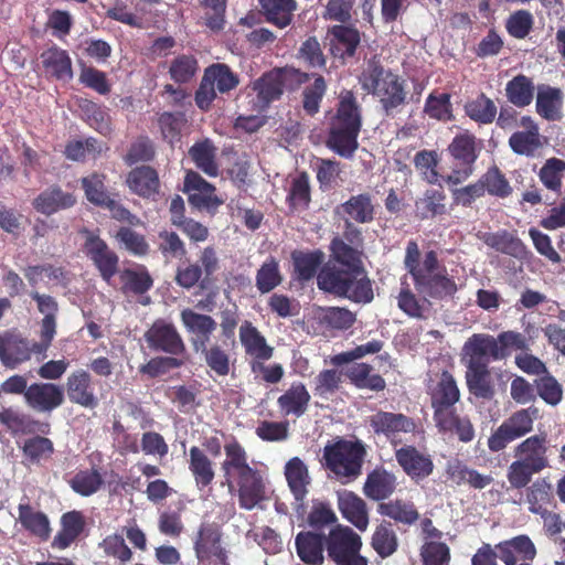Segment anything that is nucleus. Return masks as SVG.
Listing matches in <instances>:
<instances>
[{"label":"nucleus","instance_id":"1","mask_svg":"<svg viewBox=\"0 0 565 565\" xmlns=\"http://www.w3.org/2000/svg\"><path fill=\"white\" fill-rule=\"evenodd\" d=\"M420 252L415 241H409L405 250L404 266L413 278L414 287L423 298H418L408 287L402 288L397 296L398 308L408 317L427 319L431 311L430 300L454 298L458 286L446 268L440 265L435 250Z\"/></svg>","mask_w":565,"mask_h":565},{"label":"nucleus","instance_id":"2","mask_svg":"<svg viewBox=\"0 0 565 565\" xmlns=\"http://www.w3.org/2000/svg\"><path fill=\"white\" fill-rule=\"evenodd\" d=\"M361 88L375 96L386 116H394L406 104V82L385 68L377 55L366 60L358 77Z\"/></svg>","mask_w":565,"mask_h":565},{"label":"nucleus","instance_id":"3","mask_svg":"<svg viewBox=\"0 0 565 565\" xmlns=\"http://www.w3.org/2000/svg\"><path fill=\"white\" fill-rule=\"evenodd\" d=\"M362 126V109L352 90L339 94L337 114L332 118L327 145L339 156L350 158L358 149Z\"/></svg>","mask_w":565,"mask_h":565},{"label":"nucleus","instance_id":"4","mask_svg":"<svg viewBox=\"0 0 565 565\" xmlns=\"http://www.w3.org/2000/svg\"><path fill=\"white\" fill-rule=\"evenodd\" d=\"M225 459L221 463L223 484L230 492L238 494H262L265 492V483L260 473L248 463V455L245 448L232 437L224 445Z\"/></svg>","mask_w":565,"mask_h":565},{"label":"nucleus","instance_id":"5","mask_svg":"<svg viewBox=\"0 0 565 565\" xmlns=\"http://www.w3.org/2000/svg\"><path fill=\"white\" fill-rule=\"evenodd\" d=\"M365 455V447L360 440L339 439L323 448L326 467L342 484L350 483L361 476Z\"/></svg>","mask_w":565,"mask_h":565},{"label":"nucleus","instance_id":"6","mask_svg":"<svg viewBox=\"0 0 565 565\" xmlns=\"http://www.w3.org/2000/svg\"><path fill=\"white\" fill-rule=\"evenodd\" d=\"M362 546L361 535L350 526L338 524L327 534V556L334 565H369Z\"/></svg>","mask_w":565,"mask_h":565},{"label":"nucleus","instance_id":"7","mask_svg":"<svg viewBox=\"0 0 565 565\" xmlns=\"http://www.w3.org/2000/svg\"><path fill=\"white\" fill-rule=\"evenodd\" d=\"M480 148V142L469 131L460 132L452 139L447 149L451 157V172L446 178L448 184L458 185L473 174Z\"/></svg>","mask_w":565,"mask_h":565},{"label":"nucleus","instance_id":"8","mask_svg":"<svg viewBox=\"0 0 565 565\" xmlns=\"http://www.w3.org/2000/svg\"><path fill=\"white\" fill-rule=\"evenodd\" d=\"M223 532L215 522H202L193 539L199 564L230 565L228 551L222 545Z\"/></svg>","mask_w":565,"mask_h":565},{"label":"nucleus","instance_id":"9","mask_svg":"<svg viewBox=\"0 0 565 565\" xmlns=\"http://www.w3.org/2000/svg\"><path fill=\"white\" fill-rule=\"evenodd\" d=\"M536 417V408L530 407L514 412L489 437V449L494 452L503 450L513 440L531 433Z\"/></svg>","mask_w":565,"mask_h":565},{"label":"nucleus","instance_id":"10","mask_svg":"<svg viewBox=\"0 0 565 565\" xmlns=\"http://www.w3.org/2000/svg\"><path fill=\"white\" fill-rule=\"evenodd\" d=\"M44 345H38V342L29 341L20 334L6 332L0 334V361L10 369L31 359L32 353L43 355Z\"/></svg>","mask_w":565,"mask_h":565},{"label":"nucleus","instance_id":"11","mask_svg":"<svg viewBox=\"0 0 565 565\" xmlns=\"http://www.w3.org/2000/svg\"><path fill=\"white\" fill-rule=\"evenodd\" d=\"M143 338L153 351H161L171 355L185 352L183 339L174 324L163 319L156 320L145 332Z\"/></svg>","mask_w":565,"mask_h":565},{"label":"nucleus","instance_id":"12","mask_svg":"<svg viewBox=\"0 0 565 565\" xmlns=\"http://www.w3.org/2000/svg\"><path fill=\"white\" fill-rule=\"evenodd\" d=\"M85 234L84 253L93 262L102 278L109 284L118 271L119 258L98 235L88 231Z\"/></svg>","mask_w":565,"mask_h":565},{"label":"nucleus","instance_id":"13","mask_svg":"<svg viewBox=\"0 0 565 565\" xmlns=\"http://www.w3.org/2000/svg\"><path fill=\"white\" fill-rule=\"evenodd\" d=\"M463 356L467 365H486L491 360L497 361L504 358L503 350L497 338L484 334L475 333L463 344Z\"/></svg>","mask_w":565,"mask_h":565},{"label":"nucleus","instance_id":"14","mask_svg":"<svg viewBox=\"0 0 565 565\" xmlns=\"http://www.w3.org/2000/svg\"><path fill=\"white\" fill-rule=\"evenodd\" d=\"M28 406L41 413H51L64 403V391L54 383H33L24 392Z\"/></svg>","mask_w":565,"mask_h":565},{"label":"nucleus","instance_id":"15","mask_svg":"<svg viewBox=\"0 0 565 565\" xmlns=\"http://www.w3.org/2000/svg\"><path fill=\"white\" fill-rule=\"evenodd\" d=\"M180 318L185 330L192 335L191 344L195 352L209 344L217 327L216 321L211 316L186 308L181 311Z\"/></svg>","mask_w":565,"mask_h":565},{"label":"nucleus","instance_id":"16","mask_svg":"<svg viewBox=\"0 0 565 565\" xmlns=\"http://www.w3.org/2000/svg\"><path fill=\"white\" fill-rule=\"evenodd\" d=\"M460 398V391L454 376L444 371L436 385L430 390L431 407L434 419L455 411V404Z\"/></svg>","mask_w":565,"mask_h":565},{"label":"nucleus","instance_id":"17","mask_svg":"<svg viewBox=\"0 0 565 565\" xmlns=\"http://www.w3.org/2000/svg\"><path fill=\"white\" fill-rule=\"evenodd\" d=\"M184 191L189 193V202L198 209H213L223 204L215 194V188L198 172L189 171L184 178Z\"/></svg>","mask_w":565,"mask_h":565},{"label":"nucleus","instance_id":"18","mask_svg":"<svg viewBox=\"0 0 565 565\" xmlns=\"http://www.w3.org/2000/svg\"><path fill=\"white\" fill-rule=\"evenodd\" d=\"M298 557L307 565H322L327 552V535L313 531H302L296 535Z\"/></svg>","mask_w":565,"mask_h":565},{"label":"nucleus","instance_id":"19","mask_svg":"<svg viewBox=\"0 0 565 565\" xmlns=\"http://www.w3.org/2000/svg\"><path fill=\"white\" fill-rule=\"evenodd\" d=\"M370 426L377 435L394 438L399 433H413L416 429L414 420L401 413L380 411L369 418Z\"/></svg>","mask_w":565,"mask_h":565},{"label":"nucleus","instance_id":"20","mask_svg":"<svg viewBox=\"0 0 565 565\" xmlns=\"http://www.w3.org/2000/svg\"><path fill=\"white\" fill-rule=\"evenodd\" d=\"M238 335L245 354L253 361H268L273 358L274 348L250 321L245 320L239 326Z\"/></svg>","mask_w":565,"mask_h":565},{"label":"nucleus","instance_id":"21","mask_svg":"<svg viewBox=\"0 0 565 565\" xmlns=\"http://www.w3.org/2000/svg\"><path fill=\"white\" fill-rule=\"evenodd\" d=\"M546 444V435L527 437L514 448V457L542 471L548 467Z\"/></svg>","mask_w":565,"mask_h":565},{"label":"nucleus","instance_id":"22","mask_svg":"<svg viewBox=\"0 0 565 565\" xmlns=\"http://www.w3.org/2000/svg\"><path fill=\"white\" fill-rule=\"evenodd\" d=\"M66 393L72 403L83 407L94 408L98 404V399L92 387V377L86 371L78 370L68 375Z\"/></svg>","mask_w":565,"mask_h":565},{"label":"nucleus","instance_id":"23","mask_svg":"<svg viewBox=\"0 0 565 565\" xmlns=\"http://www.w3.org/2000/svg\"><path fill=\"white\" fill-rule=\"evenodd\" d=\"M61 529L54 536L51 546L55 550L68 548L84 532L86 520L82 512L73 510L62 514Z\"/></svg>","mask_w":565,"mask_h":565},{"label":"nucleus","instance_id":"24","mask_svg":"<svg viewBox=\"0 0 565 565\" xmlns=\"http://www.w3.org/2000/svg\"><path fill=\"white\" fill-rule=\"evenodd\" d=\"M499 558L505 565H516L519 561H532L536 555L533 542L526 535H518L495 545Z\"/></svg>","mask_w":565,"mask_h":565},{"label":"nucleus","instance_id":"25","mask_svg":"<svg viewBox=\"0 0 565 565\" xmlns=\"http://www.w3.org/2000/svg\"><path fill=\"white\" fill-rule=\"evenodd\" d=\"M395 457L403 470L412 478L422 479L433 471L434 465L430 457L422 454L413 446L397 449Z\"/></svg>","mask_w":565,"mask_h":565},{"label":"nucleus","instance_id":"26","mask_svg":"<svg viewBox=\"0 0 565 565\" xmlns=\"http://www.w3.org/2000/svg\"><path fill=\"white\" fill-rule=\"evenodd\" d=\"M337 212L345 215V220L360 224L371 223L375 218V205L369 193L352 195L337 207Z\"/></svg>","mask_w":565,"mask_h":565},{"label":"nucleus","instance_id":"27","mask_svg":"<svg viewBox=\"0 0 565 565\" xmlns=\"http://www.w3.org/2000/svg\"><path fill=\"white\" fill-rule=\"evenodd\" d=\"M310 394L306 386L300 383H292L290 387L278 397L277 405L284 416H302L309 406Z\"/></svg>","mask_w":565,"mask_h":565},{"label":"nucleus","instance_id":"28","mask_svg":"<svg viewBox=\"0 0 565 565\" xmlns=\"http://www.w3.org/2000/svg\"><path fill=\"white\" fill-rule=\"evenodd\" d=\"M285 79L286 71L282 70H273L256 79L253 89L257 93L258 100L266 106L278 99L284 92Z\"/></svg>","mask_w":565,"mask_h":565},{"label":"nucleus","instance_id":"29","mask_svg":"<svg viewBox=\"0 0 565 565\" xmlns=\"http://www.w3.org/2000/svg\"><path fill=\"white\" fill-rule=\"evenodd\" d=\"M266 21L279 29L291 24L295 11L298 9L296 0H258Z\"/></svg>","mask_w":565,"mask_h":565},{"label":"nucleus","instance_id":"30","mask_svg":"<svg viewBox=\"0 0 565 565\" xmlns=\"http://www.w3.org/2000/svg\"><path fill=\"white\" fill-rule=\"evenodd\" d=\"M434 420L440 433L456 435L461 443H470L475 438V428L471 420L467 416H459L456 411Z\"/></svg>","mask_w":565,"mask_h":565},{"label":"nucleus","instance_id":"31","mask_svg":"<svg viewBox=\"0 0 565 565\" xmlns=\"http://www.w3.org/2000/svg\"><path fill=\"white\" fill-rule=\"evenodd\" d=\"M127 184L136 194L149 198L156 194L159 190L158 173L151 167H138L129 172Z\"/></svg>","mask_w":565,"mask_h":565},{"label":"nucleus","instance_id":"32","mask_svg":"<svg viewBox=\"0 0 565 565\" xmlns=\"http://www.w3.org/2000/svg\"><path fill=\"white\" fill-rule=\"evenodd\" d=\"M41 61L46 73L57 79L68 81L73 77L72 61L66 51L51 47L41 54Z\"/></svg>","mask_w":565,"mask_h":565},{"label":"nucleus","instance_id":"33","mask_svg":"<svg viewBox=\"0 0 565 565\" xmlns=\"http://www.w3.org/2000/svg\"><path fill=\"white\" fill-rule=\"evenodd\" d=\"M377 511L381 515L407 525L414 524L419 519V513L414 503L401 498L380 502Z\"/></svg>","mask_w":565,"mask_h":565},{"label":"nucleus","instance_id":"34","mask_svg":"<svg viewBox=\"0 0 565 565\" xmlns=\"http://www.w3.org/2000/svg\"><path fill=\"white\" fill-rule=\"evenodd\" d=\"M19 521L32 535L41 541H47L51 535L49 518L40 511H34L29 504H19Z\"/></svg>","mask_w":565,"mask_h":565},{"label":"nucleus","instance_id":"35","mask_svg":"<svg viewBox=\"0 0 565 565\" xmlns=\"http://www.w3.org/2000/svg\"><path fill=\"white\" fill-rule=\"evenodd\" d=\"M479 238L487 246L513 257H521L525 253V246L521 239L507 231L481 233L479 234Z\"/></svg>","mask_w":565,"mask_h":565},{"label":"nucleus","instance_id":"36","mask_svg":"<svg viewBox=\"0 0 565 565\" xmlns=\"http://www.w3.org/2000/svg\"><path fill=\"white\" fill-rule=\"evenodd\" d=\"M216 152L217 149L210 139L198 141L189 149V156L196 168L209 177H216L218 174Z\"/></svg>","mask_w":565,"mask_h":565},{"label":"nucleus","instance_id":"37","mask_svg":"<svg viewBox=\"0 0 565 565\" xmlns=\"http://www.w3.org/2000/svg\"><path fill=\"white\" fill-rule=\"evenodd\" d=\"M466 382L468 390L476 397L491 399L494 387L491 374L486 365H467Z\"/></svg>","mask_w":565,"mask_h":565},{"label":"nucleus","instance_id":"38","mask_svg":"<svg viewBox=\"0 0 565 565\" xmlns=\"http://www.w3.org/2000/svg\"><path fill=\"white\" fill-rule=\"evenodd\" d=\"M347 284L342 297L362 303H369L373 300L372 282L364 268L351 270Z\"/></svg>","mask_w":565,"mask_h":565},{"label":"nucleus","instance_id":"39","mask_svg":"<svg viewBox=\"0 0 565 565\" xmlns=\"http://www.w3.org/2000/svg\"><path fill=\"white\" fill-rule=\"evenodd\" d=\"M339 510L348 522L359 531H365L369 525V511L361 497H338Z\"/></svg>","mask_w":565,"mask_h":565},{"label":"nucleus","instance_id":"40","mask_svg":"<svg viewBox=\"0 0 565 565\" xmlns=\"http://www.w3.org/2000/svg\"><path fill=\"white\" fill-rule=\"evenodd\" d=\"M329 33L332 35L333 49L340 52L341 57H352L361 42L360 32L343 24L333 25Z\"/></svg>","mask_w":565,"mask_h":565},{"label":"nucleus","instance_id":"41","mask_svg":"<svg viewBox=\"0 0 565 565\" xmlns=\"http://www.w3.org/2000/svg\"><path fill=\"white\" fill-rule=\"evenodd\" d=\"M350 382L360 390L383 391L385 381L380 374L372 373V366L366 363H355L347 372Z\"/></svg>","mask_w":565,"mask_h":565},{"label":"nucleus","instance_id":"42","mask_svg":"<svg viewBox=\"0 0 565 565\" xmlns=\"http://www.w3.org/2000/svg\"><path fill=\"white\" fill-rule=\"evenodd\" d=\"M351 270L327 265L317 275L319 289L342 297Z\"/></svg>","mask_w":565,"mask_h":565},{"label":"nucleus","instance_id":"43","mask_svg":"<svg viewBox=\"0 0 565 565\" xmlns=\"http://www.w3.org/2000/svg\"><path fill=\"white\" fill-rule=\"evenodd\" d=\"M371 546L381 558H387L397 551L398 537L390 522L383 521L375 527Z\"/></svg>","mask_w":565,"mask_h":565},{"label":"nucleus","instance_id":"44","mask_svg":"<svg viewBox=\"0 0 565 565\" xmlns=\"http://www.w3.org/2000/svg\"><path fill=\"white\" fill-rule=\"evenodd\" d=\"M297 279L308 281L315 277L318 268L324 260V253L321 250L301 252L295 250L291 254Z\"/></svg>","mask_w":565,"mask_h":565},{"label":"nucleus","instance_id":"45","mask_svg":"<svg viewBox=\"0 0 565 565\" xmlns=\"http://www.w3.org/2000/svg\"><path fill=\"white\" fill-rule=\"evenodd\" d=\"M75 203L71 193H64L58 188H52L42 192L33 202L36 211L51 215L61 209H66Z\"/></svg>","mask_w":565,"mask_h":565},{"label":"nucleus","instance_id":"46","mask_svg":"<svg viewBox=\"0 0 565 565\" xmlns=\"http://www.w3.org/2000/svg\"><path fill=\"white\" fill-rule=\"evenodd\" d=\"M562 92L558 88L541 86L536 96V110L547 120H557L562 113Z\"/></svg>","mask_w":565,"mask_h":565},{"label":"nucleus","instance_id":"47","mask_svg":"<svg viewBox=\"0 0 565 565\" xmlns=\"http://www.w3.org/2000/svg\"><path fill=\"white\" fill-rule=\"evenodd\" d=\"M285 476L294 494H307L310 491L311 478L307 466L300 458L294 457L286 463Z\"/></svg>","mask_w":565,"mask_h":565},{"label":"nucleus","instance_id":"48","mask_svg":"<svg viewBox=\"0 0 565 565\" xmlns=\"http://www.w3.org/2000/svg\"><path fill=\"white\" fill-rule=\"evenodd\" d=\"M206 364V366L217 376L225 377L230 374L232 369V361L230 353L217 343L211 345L206 344L199 352Z\"/></svg>","mask_w":565,"mask_h":565},{"label":"nucleus","instance_id":"49","mask_svg":"<svg viewBox=\"0 0 565 565\" xmlns=\"http://www.w3.org/2000/svg\"><path fill=\"white\" fill-rule=\"evenodd\" d=\"M185 509L182 500L174 503V508L169 507L162 511L158 520V529L161 534L170 537H179L184 530L181 513Z\"/></svg>","mask_w":565,"mask_h":565},{"label":"nucleus","instance_id":"50","mask_svg":"<svg viewBox=\"0 0 565 565\" xmlns=\"http://www.w3.org/2000/svg\"><path fill=\"white\" fill-rule=\"evenodd\" d=\"M505 93L510 103L518 107H524L530 105L533 99L534 85L529 77L518 75L508 82Z\"/></svg>","mask_w":565,"mask_h":565},{"label":"nucleus","instance_id":"51","mask_svg":"<svg viewBox=\"0 0 565 565\" xmlns=\"http://www.w3.org/2000/svg\"><path fill=\"white\" fill-rule=\"evenodd\" d=\"M564 175L565 161L558 158L547 159L539 171V179L542 184L556 194H561Z\"/></svg>","mask_w":565,"mask_h":565},{"label":"nucleus","instance_id":"52","mask_svg":"<svg viewBox=\"0 0 565 565\" xmlns=\"http://www.w3.org/2000/svg\"><path fill=\"white\" fill-rule=\"evenodd\" d=\"M190 470L200 486H207L214 479L212 461L202 449L196 446L190 448Z\"/></svg>","mask_w":565,"mask_h":565},{"label":"nucleus","instance_id":"53","mask_svg":"<svg viewBox=\"0 0 565 565\" xmlns=\"http://www.w3.org/2000/svg\"><path fill=\"white\" fill-rule=\"evenodd\" d=\"M199 71V62L192 54H181L170 62L169 74L175 83H189Z\"/></svg>","mask_w":565,"mask_h":565},{"label":"nucleus","instance_id":"54","mask_svg":"<svg viewBox=\"0 0 565 565\" xmlns=\"http://www.w3.org/2000/svg\"><path fill=\"white\" fill-rule=\"evenodd\" d=\"M396 489V478L385 469H374L367 475L364 494H391Z\"/></svg>","mask_w":565,"mask_h":565},{"label":"nucleus","instance_id":"55","mask_svg":"<svg viewBox=\"0 0 565 565\" xmlns=\"http://www.w3.org/2000/svg\"><path fill=\"white\" fill-rule=\"evenodd\" d=\"M509 145L518 154L533 156L542 146L539 127H532V130L514 132L509 139Z\"/></svg>","mask_w":565,"mask_h":565},{"label":"nucleus","instance_id":"56","mask_svg":"<svg viewBox=\"0 0 565 565\" xmlns=\"http://www.w3.org/2000/svg\"><path fill=\"white\" fill-rule=\"evenodd\" d=\"M331 252L333 258L347 270H358L363 268L360 253L356 248L345 244L341 238H333L331 242Z\"/></svg>","mask_w":565,"mask_h":565},{"label":"nucleus","instance_id":"57","mask_svg":"<svg viewBox=\"0 0 565 565\" xmlns=\"http://www.w3.org/2000/svg\"><path fill=\"white\" fill-rule=\"evenodd\" d=\"M466 114L475 121L490 124L497 115V106L492 99L480 94L476 99L465 106Z\"/></svg>","mask_w":565,"mask_h":565},{"label":"nucleus","instance_id":"58","mask_svg":"<svg viewBox=\"0 0 565 565\" xmlns=\"http://www.w3.org/2000/svg\"><path fill=\"white\" fill-rule=\"evenodd\" d=\"M99 547L107 557H111L119 565H126L132 559V551L126 544L124 537L118 534L107 535L100 543Z\"/></svg>","mask_w":565,"mask_h":565},{"label":"nucleus","instance_id":"59","mask_svg":"<svg viewBox=\"0 0 565 565\" xmlns=\"http://www.w3.org/2000/svg\"><path fill=\"white\" fill-rule=\"evenodd\" d=\"M215 88L224 94L237 87L239 81L226 64H213L204 71Z\"/></svg>","mask_w":565,"mask_h":565},{"label":"nucleus","instance_id":"60","mask_svg":"<svg viewBox=\"0 0 565 565\" xmlns=\"http://www.w3.org/2000/svg\"><path fill=\"white\" fill-rule=\"evenodd\" d=\"M281 280L278 262L275 258L267 259L257 270L256 287L263 294L271 291Z\"/></svg>","mask_w":565,"mask_h":565},{"label":"nucleus","instance_id":"61","mask_svg":"<svg viewBox=\"0 0 565 565\" xmlns=\"http://www.w3.org/2000/svg\"><path fill=\"white\" fill-rule=\"evenodd\" d=\"M479 181L483 185L484 193L488 192L494 196L507 198L512 192V188L508 180L497 167L490 168L484 174H482Z\"/></svg>","mask_w":565,"mask_h":565},{"label":"nucleus","instance_id":"62","mask_svg":"<svg viewBox=\"0 0 565 565\" xmlns=\"http://www.w3.org/2000/svg\"><path fill=\"white\" fill-rule=\"evenodd\" d=\"M445 198L444 192L439 190L426 191L424 198L416 202V209L420 218H428L445 213Z\"/></svg>","mask_w":565,"mask_h":565},{"label":"nucleus","instance_id":"63","mask_svg":"<svg viewBox=\"0 0 565 565\" xmlns=\"http://www.w3.org/2000/svg\"><path fill=\"white\" fill-rule=\"evenodd\" d=\"M120 279L125 289L137 295L148 291L153 285L152 278L143 267L139 270L125 269L120 275Z\"/></svg>","mask_w":565,"mask_h":565},{"label":"nucleus","instance_id":"64","mask_svg":"<svg viewBox=\"0 0 565 565\" xmlns=\"http://www.w3.org/2000/svg\"><path fill=\"white\" fill-rule=\"evenodd\" d=\"M420 557L424 565H448L450 551L446 543L430 541L422 546Z\"/></svg>","mask_w":565,"mask_h":565}]
</instances>
